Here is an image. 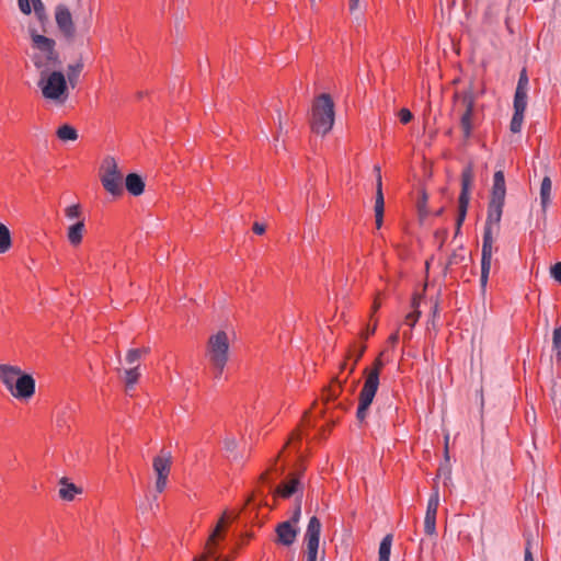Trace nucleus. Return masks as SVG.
Returning <instances> with one entry per match:
<instances>
[{
	"instance_id": "2",
	"label": "nucleus",
	"mask_w": 561,
	"mask_h": 561,
	"mask_svg": "<svg viewBox=\"0 0 561 561\" xmlns=\"http://www.w3.org/2000/svg\"><path fill=\"white\" fill-rule=\"evenodd\" d=\"M28 34L31 37V60L38 73L60 69L62 61L59 51L56 49L55 39L38 34L37 31L30 26Z\"/></svg>"
},
{
	"instance_id": "39",
	"label": "nucleus",
	"mask_w": 561,
	"mask_h": 561,
	"mask_svg": "<svg viewBox=\"0 0 561 561\" xmlns=\"http://www.w3.org/2000/svg\"><path fill=\"white\" fill-rule=\"evenodd\" d=\"M398 115H399V118H400L401 123H403V124L410 123L411 119L413 118V115H412L411 111L408 110V108H401L399 111Z\"/></svg>"
},
{
	"instance_id": "16",
	"label": "nucleus",
	"mask_w": 561,
	"mask_h": 561,
	"mask_svg": "<svg viewBox=\"0 0 561 561\" xmlns=\"http://www.w3.org/2000/svg\"><path fill=\"white\" fill-rule=\"evenodd\" d=\"M374 171L376 173V196L374 210L376 227L379 229L382 226L383 221L385 198L382 193V180L379 165H375Z\"/></svg>"
},
{
	"instance_id": "33",
	"label": "nucleus",
	"mask_w": 561,
	"mask_h": 561,
	"mask_svg": "<svg viewBox=\"0 0 561 561\" xmlns=\"http://www.w3.org/2000/svg\"><path fill=\"white\" fill-rule=\"evenodd\" d=\"M424 533L427 536H436V516H424Z\"/></svg>"
},
{
	"instance_id": "28",
	"label": "nucleus",
	"mask_w": 561,
	"mask_h": 561,
	"mask_svg": "<svg viewBox=\"0 0 561 561\" xmlns=\"http://www.w3.org/2000/svg\"><path fill=\"white\" fill-rule=\"evenodd\" d=\"M11 233L9 228L0 222V254L8 252L11 248Z\"/></svg>"
},
{
	"instance_id": "31",
	"label": "nucleus",
	"mask_w": 561,
	"mask_h": 561,
	"mask_svg": "<svg viewBox=\"0 0 561 561\" xmlns=\"http://www.w3.org/2000/svg\"><path fill=\"white\" fill-rule=\"evenodd\" d=\"M466 259V255H465V250L462 248L454 251L447 262H446V270L454 266V265H459L461 264Z\"/></svg>"
},
{
	"instance_id": "47",
	"label": "nucleus",
	"mask_w": 561,
	"mask_h": 561,
	"mask_svg": "<svg viewBox=\"0 0 561 561\" xmlns=\"http://www.w3.org/2000/svg\"><path fill=\"white\" fill-rule=\"evenodd\" d=\"M359 1L360 0H350V11H351V13H354V12H356L358 10Z\"/></svg>"
},
{
	"instance_id": "52",
	"label": "nucleus",
	"mask_w": 561,
	"mask_h": 561,
	"mask_svg": "<svg viewBox=\"0 0 561 561\" xmlns=\"http://www.w3.org/2000/svg\"><path fill=\"white\" fill-rule=\"evenodd\" d=\"M355 367H356V364L354 360L353 364H350V374H352L355 370Z\"/></svg>"
},
{
	"instance_id": "49",
	"label": "nucleus",
	"mask_w": 561,
	"mask_h": 561,
	"mask_svg": "<svg viewBox=\"0 0 561 561\" xmlns=\"http://www.w3.org/2000/svg\"><path fill=\"white\" fill-rule=\"evenodd\" d=\"M399 341V333L398 332H394L392 333L389 339H388V342L392 345L397 344Z\"/></svg>"
},
{
	"instance_id": "4",
	"label": "nucleus",
	"mask_w": 561,
	"mask_h": 561,
	"mask_svg": "<svg viewBox=\"0 0 561 561\" xmlns=\"http://www.w3.org/2000/svg\"><path fill=\"white\" fill-rule=\"evenodd\" d=\"M37 87L44 99L55 104H64L69 96L66 75L60 69L38 73Z\"/></svg>"
},
{
	"instance_id": "51",
	"label": "nucleus",
	"mask_w": 561,
	"mask_h": 561,
	"mask_svg": "<svg viewBox=\"0 0 561 561\" xmlns=\"http://www.w3.org/2000/svg\"><path fill=\"white\" fill-rule=\"evenodd\" d=\"M379 307H380V304L378 301H375L374 306H373V311H377Z\"/></svg>"
},
{
	"instance_id": "50",
	"label": "nucleus",
	"mask_w": 561,
	"mask_h": 561,
	"mask_svg": "<svg viewBox=\"0 0 561 561\" xmlns=\"http://www.w3.org/2000/svg\"><path fill=\"white\" fill-rule=\"evenodd\" d=\"M278 129H279V131L283 130V121H282V114L279 111H278Z\"/></svg>"
},
{
	"instance_id": "12",
	"label": "nucleus",
	"mask_w": 561,
	"mask_h": 561,
	"mask_svg": "<svg viewBox=\"0 0 561 561\" xmlns=\"http://www.w3.org/2000/svg\"><path fill=\"white\" fill-rule=\"evenodd\" d=\"M55 20L58 30L66 41L72 42L76 37V27L70 10L65 4H58L55 9Z\"/></svg>"
},
{
	"instance_id": "18",
	"label": "nucleus",
	"mask_w": 561,
	"mask_h": 561,
	"mask_svg": "<svg viewBox=\"0 0 561 561\" xmlns=\"http://www.w3.org/2000/svg\"><path fill=\"white\" fill-rule=\"evenodd\" d=\"M21 371V368L18 366L0 364V381L9 392H13L14 382L19 378Z\"/></svg>"
},
{
	"instance_id": "1",
	"label": "nucleus",
	"mask_w": 561,
	"mask_h": 561,
	"mask_svg": "<svg viewBox=\"0 0 561 561\" xmlns=\"http://www.w3.org/2000/svg\"><path fill=\"white\" fill-rule=\"evenodd\" d=\"M505 195L506 186L504 173L502 170H499L493 175L491 198L488 206V217L482 240L480 285L483 290L489 280L493 256L494 233H497L500 228Z\"/></svg>"
},
{
	"instance_id": "43",
	"label": "nucleus",
	"mask_w": 561,
	"mask_h": 561,
	"mask_svg": "<svg viewBox=\"0 0 561 561\" xmlns=\"http://www.w3.org/2000/svg\"><path fill=\"white\" fill-rule=\"evenodd\" d=\"M427 196L425 193H422V199L417 203L420 215H425V206H426Z\"/></svg>"
},
{
	"instance_id": "56",
	"label": "nucleus",
	"mask_w": 561,
	"mask_h": 561,
	"mask_svg": "<svg viewBox=\"0 0 561 561\" xmlns=\"http://www.w3.org/2000/svg\"><path fill=\"white\" fill-rule=\"evenodd\" d=\"M346 367V362H344L342 365H341V369H344Z\"/></svg>"
},
{
	"instance_id": "37",
	"label": "nucleus",
	"mask_w": 561,
	"mask_h": 561,
	"mask_svg": "<svg viewBox=\"0 0 561 561\" xmlns=\"http://www.w3.org/2000/svg\"><path fill=\"white\" fill-rule=\"evenodd\" d=\"M141 357V350L133 348L129 350L126 354V363L130 366H133L135 363H137Z\"/></svg>"
},
{
	"instance_id": "30",
	"label": "nucleus",
	"mask_w": 561,
	"mask_h": 561,
	"mask_svg": "<svg viewBox=\"0 0 561 561\" xmlns=\"http://www.w3.org/2000/svg\"><path fill=\"white\" fill-rule=\"evenodd\" d=\"M460 114V127L462 129L463 137L468 139L472 133V115L470 113H459Z\"/></svg>"
},
{
	"instance_id": "54",
	"label": "nucleus",
	"mask_w": 561,
	"mask_h": 561,
	"mask_svg": "<svg viewBox=\"0 0 561 561\" xmlns=\"http://www.w3.org/2000/svg\"><path fill=\"white\" fill-rule=\"evenodd\" d=\"M310 219H316V216H313L312 213L309 214Z\"/></svg>"
},
{
	"instance_id": "41",
	"label": "nucleus",
	"mask_w": 561,
	"mask_h": 561,
	"mask_svg": "<svg viewBox=\"0 0 561 561\" xmlns=\"http://www.w3.org/2000/svg\"><path fill=\"white\" fill-rule=\"evenodd\" d=\"M419 317H420L419 311L411 312V313L407 314L404 323L412 328L417 322Z\"/></svg>"
},
{
	"instance_id": "48",
	"label": "nucleus",
	"mask_w": 561,
	"mask_h": 561,
	"mask_svg": "<svg viewBox=\"0 0 561 561\" xmlns=\"http://www.w3.org/2000/svg\"><path fill=\"white\" fill-rule=\"evenodd\" d=\"M376 331V325L371 327V328H367L365 332L362 333V337L364 340L368 339L369 335L374 334Z\"/></svg>"
},
{
	"instance_id": "24",
	"label": "nucleus",
	"mask_w": 561,
	"mask_h": 561,
	"mask_svg": "<svg viewBox=\"0 0 561 561\" xmlns=\"http://www.w3.org/2000/svg\"><path fill=\"white\" fill-rule=\"evenodd\" d=\"M82 69H83V61L81 58L78 59L75 64L68 65L67 76H66L67 83L69 82L72 87H75Z\"/></svg>"
},
{
	"instance_id": "38",
	"label": "nucleus",
	"mask_w": 561,
	"mask_h": 561,
	"mask_svg": "<svg viewBox=\"0 0 561 561\" xmlns=\"http://www.w3.org/2000/svg\"><path fill=\"white\" fill-rule=\"evenodd\" d=\"M66 216L69 219L78 218L81 214L79 205H71L65 209Z\"/></svg>"
},
{
	"instance_id": "13",
	"label": "nucleus",
	"mask_w": 561,
	"mask_h": 561,
	"mask_svg": "<svg viewBox=\"0 0 561 561\" xmlns=\"http://www.w3.org/2000/svg\"><path fill=\"white\" fill-rule=\"evenodd\" d=\"M477 94L472 84L468 88L457 91L454 94V111L458 113L473 114Z\"/></svg>"
},
{
	"instance_id": "8",
	"label": "nucleus",
	"mask_w": 561,
	"mask_h": 561,
	"mask_svg": "<svg viewBox=\"0 0 561 561\" xmlns=\"http://www.w3.org/2000/svg\"><path fill=\"white\" fill-rule=\"evenodd\" d=\"M101 183L106 192L113 196H119L123 193V174L118 169L117 162L113 157H106L101 167Z\"/></svg>"
},
{
	"instance_id": "17",
	"label": "nucleus",
	"mask_w": 561,
	"mask_h": 561,
	"mask_svg": "<svg viewBox=\"0 0 561 561\" xmlns=\"http://www.w3.org/2000/svg\"><path fill=\"white\" fill-rule=\"evenodd\" d=\"M18 5L23 14H31L32 10L38 20L44 25L48 21V15L45 10V5L42 0H18Z\"/></svg>"
},
{
	"instance_id": "22",
	"label": "nucleus",
	"mask_w": 561,
	"mask_h": 561,
	"mask_svg": "<svg viewBox=\"0 0 561 561\" xmlns=\"http://www.w3.org/2000/svg\"><path fill=\"white\" fill-rule=\"evenodd\" d=\"M552 182L549 176H545L540 185V204L542 210L546 211L547 207L551 203Z\"/></svg>"
},
{
	"instance_id": "10",
	"label": "nucleus",
	"mask_w": 561,
	"mask_h": 561,
	"mask_svg": "<svg viewBox=\"0 0 561 561\" xmlns=\"http://www.w3.org/2000/svg\"><path fill=\"white\" fill-rule=\"evenodd\" d=\"M172 456L170 451L161 450V454L153 458L152 467L157 476L156 490L161 493L167 488L168 477L171 470Z\"/></svg>"
},
{
	"instance_id": "14",
	"label": "nucleus",
	"mask_w": 561,
	"mask_h": 561,
	"mask_svg": "<svg viewBox=\"0 0 561 561\" xmlns=\"http://www.w3.org/2000/svg\"><path fill=\"white\" fill-rule=\"evenodd\" d=\"M12 397L19 400H27L35 393V379L21 371L19 378L15 380L13 386V392H10Z\"/></svg>"
},
{
	"instance_id": "53",
	"label": "nucleus",
	"mask_w": 561,
	"mask_h": 561,
	"mask_svg": "<svg viewBox=\"0 0 561 561\" xmlns=\"http://www.w3.org/2000/svg\"><path fill=\"white\" fill-rule=\"evenodd\" d=\"M141 350V355H146L149 353L150 348L149 347H144V348H140Z\"/></svg>"
},
{
	"instance_id": "15",
	"label": "nucleus",
	"mask_w": 561,
	"mask_h": 561,
	"mask_svg": "<svg viewBox=\"0 0 561 561\" xmlns=\"http://www.w3.org/2000/svg\"><path fill=\"white\" fill-rule=\"evenodd\" d=\"M276 540L275 542L280 546L289 547L295 541L299 534V527L288 522H282L275 527Z\"/></svg>"
},
{
	"instance_id": "40",
	"label": "nucleus",
	"mask_w": 561,
	"mask_h": 561,
	"mask_svg": "<svg viewBox=\"0 0 561 561\" xmlns=\"http://www.w3.org/2000/svg\"><path fill=\"white\" fill-rule=\"evenodd\" d=\"M550 274L557 282L561 283V262L551 266Z\"/></svg>"
},
{
	"instance_id": "46",
	"label": "nucleus",
	"mask_w": 561,
	"mask_h": 561,
	"mask_svg": "<svg viewBox=\"0 0 561 561\" xmlns=\"http://www.w3.org/2000/svg\"><path fill=\"white\" fill-rule=\"evenodd\" d=\"M253 231L256 234H263L265 232V226L263 224H260V222H254Z\"/></svg>"
},
{
	"instance_id": "20",
	"label": "nucleus",
	"mask_w": 561,
	"mask_h": 561,
	"mask_svg": "<svg viewBox=\"0 0 561 561\" xmlns=\"http://www.w3.org/2000/svg\"><path fill=\"white\" fill-rule=\"evenodd\" d=\"M59 484L60 488L58 494L65 501H72L76 494H80L82 492V490L79 486L71 482H68L66 478H61Z\"/></svg>"
},
{
	"instance_id": "7",
	"label": "nucleus",
	"mask_w": 561,
	"mask_h": 561,
	"mask_svg": "<svg viewBox=\"0 0 561 561\" xmlns=\"http://www.w3.org/2000/svg\"><path fill=\"white\" fill-rule=\"evenodd\" d=\"M527 85L528 78L526 70H523L514 95V114L510 124L512 133H519L523 126L524 113L527 107Z\"/></svg>"
},
{
	"instance_id": "6",
	"label": "nucleus",
	"mask_w": 561,
	"mask_h": 561,
	"mask_svg": "<svg viewBox=\"0 0 561 561\" xmlns=\"http://www.w3.org/2000/svg\"><path fill=\"white\" fill-rule=\"evenodd\" d=\"M334 103L327 93L320 94L313 102L310 117L311 130L318 135H327L334 124Z\"/></svg>"
},
{
	"instance_id": "32",
	"label": "nucleus",
	"mask_w": 561,
	"mask_h": 561,
	"mask_svg": "<svg viewBox=\"0 0 561 561\" xmlns=\"http://www.w3.org/2000/svg\"><path fill=\"white\" fill-rule=\"evenodd\" d=\"M222 523H224V520L221 519V520L218 523V525H217L216 529L214 530V533L210 535L209 540H208V542H207V547H206L207 552H206V553H205L201 559H195L194 561H205V559H206V558H210V557H213V556H214V551H213V549L210 548V545H211V542L215 540V538L218 536L219 531L221 530V528H222Z\"/></svg>"
},
{
	"instance_id": "21",
	"label": "nucleus",
	"mask_w": 561,
	"mask_h": 561,
	"mask_svg": "<svg viewBox=\"0 0 561 561\" xmlns=\"http://www.w3.org/2000/svg\"><path fill=\"white\" fill-rule=\"evenodd\" d=\"M84 232V222L79 220L68 228L67 238L71 245L77 247L81 243Z\"/></svg>"
},
{
	"instance_id": "27",
	"label": "nucleus",
	"mask_w": 561,
	"mask_h": 561,
	"mask_svg": "<svg viewBox=\"0 0 561 561\" xmlns=\"http://www.w3.org/2000/svg\"><path fill=\"white\" fill-rule=\"evenodd\" d=\"M439 505V492L437 484L434 485L433 492L427 501L425 515L436 516Z\"/></svg>"
},
{
	"instance_id": "23",
	"label": "nucleus",
	"mask_w": 561,
	"mask_h": 561,
	"mask_svg": "<svg viewBox=\"0 0 561 561\" xmlns=\"http://www.w3.org/2000/svg\"><path fill=\"white\" fill-rule=\"evenodd\" d=\"M300 485V482L297 478H293L287 482L282 483L276 489V494L280 495L282 497H289L294 493L298 491V486Z\"/></svg>"
},
{
	"instance_id": "26",
	"label": "nucleus",
	"mask_w": 561,
	"mask_h": 561,
	"mask_svg": "<svg viewBox=\"0 0 561 561\" xmlns=\"http://www.w3.org/2000/svg\"><path fill=\"white\" fill-rule=\"evenodd\" d=\"M392 546V536L387 535L379 545L378 561H389Z\"/></svg>"
},
{
	"instance_id": "44",
	"label": "nucleus",
	"mask_w": 561,
	"mask_h": 561,
	"mask_svg": "<svg viewBox=\"0 0 561 561\" xmlns=\"http://www.w3.org/2000/svg\"><path fill=\"white\" fill-rule=\"evenodd\" d=\"M91 20H92V8L89 5L88 10H87V14L83 19V23H84L87 30L90 28Z\"/></svg>"
},
{
	"instance_id": "58",
	"label": "nucleus",
	"mask_w": 561,
	"mask_h": 561,
	"mask_svg": "<svg viewBox=\"0 0 561 561\" xmlns=\"http://www.w3.org/2000/svg\"><path fill=\"white\" fill-rule=\"evenodd\" d=\"M434 314L437 312V305L434 306Z\"/></svg>"
},
{
	"instance_id": "19",
	"label": "nucleus",
	"mask_w": 561,
	"mask_h": 561,
	"mask_svg": "<svg viewBox=\"0 0 561 561\" xmlns=\"http://www.w3.org/2000/svg\"><path fill=\"white\" fill-rule=\"evenodd\" d=\"M126 190L134 196H139L144 193L145 182L137 173H129L125 181Z\"/></svg>"
},
{
	"instance_id": "57",
	"label": "nucleus",
	"mask_w": 561,
	"mask_h": 561,
	"mask_svg": "<svg viewBox=\"0 0 561 561\" xmlns=\"http://www.w3.org/2000/svg\"><path fill=\"white\" fill-rule=\"evenodd\" d=\"M78 3L80 7H83V1L82 0H78Z\"/></svg>"
},
{
	"instance_id": "55",
	"label": "nucleus",
	"mask_w": 561,
	"mask_h": 561,
	"mask_svg": "<svg viewBox=\"0 0 561 561\" xmlns=\"http://www.w3.org/2000/svg\"><path fill=\"white\" fill-rule=\"evenodd\" d=\"M310 219H316V216H313L312 213L309 214Z\"/></svg>"
},
{
	"instance_id": "42",
	"label": "nucleus",
	"mask_w": 561,
	"mask_h": 561,
	"mask_svg": "<svg viewBox=\"0 0 561 561\" xmlns=\"http://www.w3.org/2000/svg\"><path fill=\"white\" fill-rule=\"evenodd\" d=\"M225 447L228 451H233L237 448V440L233 437H227L225 439Z\"/></svg>"
},
{
	"instance_id": "3",
	"label": "nucleus",
	"mask_w": 561,
	"mask_h": 561,
	"mask_svg": "<svg viewBox=\"0 0 561 561\" xmlns=\"http://www.w3.org/2000/svg\"><path fill=\"white\" fill-rule=\"evenodd\" d=\"M383 352L375 359L371 368H365L364 374L366 376L364 386L359 392L358 397V408L356 412V419L359 423H363L366 420L368 410L373 400L376 396V392L379 387V375L381 369L385 366L382 360Z\"/></svg>"
},
{
	"instance_id": "34",
	"label": "nucleus",
	"mask_w": 561,
	"mask_h": 561,
	"mask_svg": "<svg viewBox=\"0 0 561 561\" xmlns=\"http://www.w3.org/2000/svg\"><path fill=\"white\" fill-rule=\"evenodd\" d=\"M552 347L558 360H561V327L556 328L552 334Z\"/></svg>"
},
{
	"instance_id": "9",
	"label": "nucleus",
	"mask_w": 561,
	"mask_h": 561,
	"mask_svg": "<svg viewBox=\"0 0 561 561\" xmlns=\"http://www.w3.org/2000/svg\"><path fill=\"white\" fill-rule=\"evenodd\" d=\"M474 180V171L473 164L468 163L461 172V192L459 195V205H458V218L457 225L461 226L462 221L466 218V214L468 210L469 202H470V191Z\"/></svg>"
},
{
	"instance_id": "35",
	"label": "nucleus",
	"mask_w": 561,
	"mask_h": 561,
	"mask_svg": "<svg viewBox=\"0 0 561 561\" xmlns=\"http://www.w3.org/2000/svg\"><path fill=\"white\" fill-rule=\"evenodd\" d=\"M300 517H301V500H300V497H297L293 515L287 522L295 526H298Z\"/></svg>"
},
{
	"instance_id": "11",
	"label": "nucleus",
	"mask_w": 561,
	"mask_h": 561,
	"mask_svg": "<svg viewBox=\"0 0 561 561\" xmlns=\"http://www.w3.org/2000/svg\"><path fill=\"white\" fill-rule=\"evenodd\" d=\"M321 527V522L317 516H312L309 519L305 534L307 561H317Z\"/></svg>"
},
{
	"instance_id": "25",
	"label": "nucleus",
	"mask_w": 561,
	"mask_h": 561,
	"mask_svg": "<svg viewBox=\"0 0 561 561\" xmlns=\"http://www.w3.org/2000/svg\"><path fill=\"white\" fill-rule=\"evenodd\" d=\"M57 137L62 141H75L78 139V131L71 125L65 124L56 131Z\"/></svg>"
},
{
	"instance_id": "45",
	"label": "nucleus",
	"mask_w": 561,
	"mask_h": 561,
	"mask_svg": "<svg viewBox=\"0 0 561 561\" xmlns=\"http://www.w3.org/2000/svg\"><path fill=\"white\" fill-rule=\"evenodd\" d=\"M530 548H531V543L528 540L527 543H526V548H525V558H524L525 561H535Z\"/></svg>"
},
{
	"instance_id": "5",
	"label": "nucleus",
	"mask_w": 561,
	"mask_h": 561,
	"mask_svg": "<svg viewBox=\"0 0 561 561\" xmlns=\"http://www.w3.org/2000/svg\"><path fill=\"white\" fill-rule=\"evenodd\" d=\"M229 337L225 331H218L208 337L205 355L214 368L215 379H220L229 360Z\"/></svg>"
},
{
	"instance_id": "29",
	"label": "nucleus",
	"mask_w": 561,
	"mask_h": 561,
	"mask_svg": "<svg viewBox=\"0 0 561 561\" xmlns=\"http://www.w3.org/2000/svg\"><path fill=\"white\" fill-rule=\"evenodd\" d=\"M139 377H140V373H139L138 365L133 366L124 371V381H125L127 388H131L134 385H136Z\"/></svg>"
},
{
	"instance_id": "36",
	"label": "nucleus",
	"mask_w": 561,
	"mask_h": 561,
	"mask_svg": "<svg viewBox=\"0 0 561 561\" xmlns=\"http://www.w3.org/2000/svg\"><path fill=\"white\" fill-rule=\"evenodd\" d=\"M365 351H366V345L365 344H360L358 347H356L354 345L353 348L348 351V358L355 359V364H357L358 360L364 355Z\"/></svg>"
}]
</instances>
